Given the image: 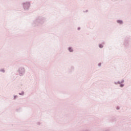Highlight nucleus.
<instances>
[{
    "instance_id": "1",
    "label": "nucleus",
    "mask_w": 131,
    "mask_h": 131,
    "mask_svg": "<svg viewBox=\"0 0 131 131\" xmlns=\"http://www.w3.org/2000/svg\"><path fill=\"white\" fill-rule=\"evenodd\" d=\"M45 23H46V17L39 16L37 17L36 19L32 23V26L33 27L41 26Z\"/></svg>"
},
{
    "instance_id": "2",
    "label": "nucleus",
    "mask_w": 131,
    "mask_h": 131,
    "mask_svg": "<svg viewBox=\"0 0 131 131\" xmlns=\"http://www.w3.org/2000/svg\"><path fill=\"white\" fill-rule=\"evenodd\" d=\"M17 72L19 76H24V75H25V73L26 72L25 68L23 67H19L17 70Z\"/></svg>"
},
{
    "instance_id": "3",
    "label": "nucleus",
    "mask_w": 131,
    "mask_h": 131,
    "mask_svg": "<svg viewBox=\"0 0 131 131\" xmlns=\"http://www.w3.org/2000/svg\"><path fill=\"white\" fill-rule=\"evenodd\" d=\"M22 6L24 10H25L26 11H28L29 10V8H30V2L29 1H26L25 2H23L22 3Z\"/></svg>"
},
{
    "instance_id": "4",
    "label": "nucleus",
    "mask_w": 131,
    "mask_h": 131,
    "mask_svg": "<svg viewBox=\"0 0 131 131\" xmlns=\"http://www.w3.org/2000/svg\"><path fill=\"white\" fill-rule=\"evenodd\" d=\"M123 46L125 49H128L129 48V40H125L123 42Z\"/></svg>"
},
{
    "instance_id": "5",
    "label": "nucleus",
    "mask_w": 131,
    "mask_h": 131,
    "mask_svg": "<svg viewBox=\"0 0 131 131\" xmlns=\"http://www.w3.org/2000/svg\"><path fill=\"white\" fill-rule=\"evenodd\" d=\"M68 51L70 53H73V52H74V49H73V47H69L68 48Z\"/></svg>"
},
{
    "instance_id": "6",
    "label": "nucleus",
    "mask_w": 131,
    "mask_h": 131,
    "mask_svg": "<svg viewBox=\"0 0 131 131\" xmlns=\"http://www.w3.org/2000/svg\"><path fill=\"white\" fill-rule=\"evenodd\" d=\"M117 23L120 24V25H122V24H123V21H122V20L119 19L117 20Z\"/></svg>"
},
{
    "instance_id": "7",
    "label": "nucleus",
    "mask_w": 131,
    "mask_h": 131,
    "mask_svg": "<svg viewBox=\"0 0 131 131\" xmlns=\"http://www.w3.org/2000/svg\"><path fill=\"white\" fill-rule=\"evenodd\" d=\"M71 70L69 71V72H72L73 70H74V67L73 66L71 67L70 68Z\"/></svg>"
},
{
    "instance_id": "8",
    "label": "nucleus",
    "mask_w": 131,
    "mask_h": 131,
    "mask_svg": "<svg viewBox=\"0 0 131 131\" xmlns=\"http://www.w3.org/2000/svg\"><path fill=\"white\" fill-rule=\"evenodd\" d=\"M0 72H3V73H5V72H6V71H5V69H1Z\"/></svg>"
},
{
    "instance_id": "9",
    "label": "nucleus",
    "mask_w": 131,
    "mask_h": 131,
    "mask_svg": "<svg viewBox=\"0 0 131 131\" xmlns=\"http://www.w3.org/2000/svg\"><path fill=\"white\" fill-rule=\"evenodd\" d=\"M18 95H19V96H24V91H22L21 93H19Z\"/></svg>"
},
{
    "instance_id": "10",
    "label": "nucleus",
    "mask_w": 131,
    "mask_h": 131,
    "mask_svg": "<svg viewBox=\"0 0 131 131\" xmlns=\"http://www.w3.org/2000/svg\"><path fill=\"white\" fill-rule=\"evenodd\" d=\"M99 47L100 49H103V48H104V46H103V45H102V44H99Z\"/></svg>"
},
{
    "instance_id": "11",
    "label": "nucleus",
    "mask_w": 131,
    "mask_h": 131,
    "mask_svg": "<svg viewBox=\"0 0 131 131\" xmlns=\"http://www.w3.org/2000/svg\"><path fill=\"white\" fill-rule=\"evenodd\" d=\"M120 88H123L124 86V84H120Z\"/></svg>"
},
{
    "instance_id": "12",
    "label": "nucleus",
    "mask_w": 131,
    "mask_h": 131,
    "mask_svg": "<svg viewBox=\"0 0 131 131\" xmlns=\"http://www.w3.org/2000/svg\"><path fill=\"white\" fill-rule=\"evenodd\" d=\"M16 98H18V96L17 95L14 96V100H16Z\"/></svg>"
},
{
    "instance_id": "13",
    "label": "nucleus",
    "mask_w": 131,
    "mask_h": 131,
    "mask_svg": "<svg viewBox=\"0 0 131 131\" xmlns=\"http://www.w3.org/2000/svg\"><path fill=\"white\" fill-rule=\"evenodd\" d=\"M117 83L118 84H121V81H118V82H117Z\"/></svg>"
},
{
    "instance_id": "14",
    "label": "nucleus",
    "mask_w": 131,
    "mask_h": 131,
    "mask_svg": "<svg viewBox=\"0 0 131 131\" xmlns=\"http://www.w3.org/2000/svg\"><path fill=\"white\" fill-rule=\"evenodd\" d=\"M121 83H123V82H124V79L122 80L121 81Z\"/></svg>"
},
{
    "instance_id": "15",
    "label": "nucleus",
    "mask_w": 131,
    "mask_h": 131,
    "mask_svg": "<svg viewBox=\"0 0 131 131\" xmlns=\"http://www.w3.org/2000/svg\"><path fill=\"white\" fill-rule=\"evenodd\" d=\"M101 63H99L98 64V66H99V67H101Z\"/></svg>"
},
{
    "instance_id": "16",
    "label": "nucleus",
    "mask_w": 131,
    "mask_h": 131,
    "mask_svg": "<svg viewBox=\"0 0 131 131\" xmlns=\"http://www.w3.org/2000/svg\"><path fill=\"white\" fill-rule=\"evenodd\" d=\"M119 109H120L119 107L118 106V107H117V110H119Z\"/></svg>"
},
{
    "instance_id": "17",
    "label": "nucleus",
    "mask_w": 131,
    "mask_h": 131,
    "mask_svg": "<svg viewBox=\"0 0 131 131\" xmlns=\"http://www.w3.org/2000/svg\"><path fill=\"white\" fill-rule=\"evenodd\" d=\"M77 30H80V27H78V28H77Z\"/></svg>"
},
{
    "instance_id": "18",
    "label": "nucleus",
    "mask_w": 131,
    "mask_h": 131,
    "mask_svg": "<svg viewBox=\"0 0 131 131\" xmlns=\"http://www.w3.org/2000/svg\"><path fill=\"white\" fill-rule=\"evenodd\" d=\"M37 124H38V125H40V123L38 122V123H37Z\"/></svg>"
},
{
    "instance_id": "19",
    "label": "nucleus",
    "mask_w": 131,
    "mask_h": 131,
    "mask_svg": "<svg viewBox=\"0 0 131 131\" xmlns=\"http://www.w3.org/2000/svg\"><path fill=\"white\" fill-rule=\"evenodd\" d=\"M118 84V83H117V82H115V84Z\"/></svg>"
},
{
    "instance_id": "20",
    "label": "nucleus",
    "mask_w": 131,
    "mask_h": 131,
    "mask_svg": "<svg viewBox=\"0 0 131 131\" xmlns=\"http://www.w3.org/2000/svg\"><path fill=\"white\" fill-rule=\"evenodd\" d=\"M86 12H89V10H86Z\"/></svg>"
},
{
    "instance_id": "21",
    "label": "nucleus",
    "mask_w": 131,
    "mask_h": 131,
    "mask_svg": "<svg viewBox=\"0 0 131 131\" xmlns=\"http://www.w3.org/2000/svg\"><path fill=\"white\" fill-rule=\"evenodd\" d=\"M83 1H85V0H83Z\"/></svg>"
}]
</instances>
